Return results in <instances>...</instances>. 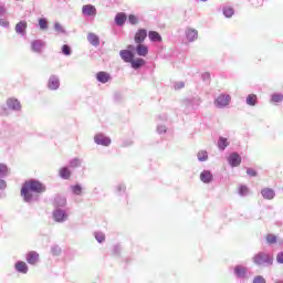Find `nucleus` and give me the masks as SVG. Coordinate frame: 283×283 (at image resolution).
Here are the masks:
<instances>
[{
  "instance_id": "27",
  "label": "nucleus",
  "mask_w": 283,
  "mask_h": 283,
  "mask_svg": "<svg viewBox=\"0 0 283 283\" xmlns=\"http://www.w3.org/2000/svg\"><path fill=\"white\" fill-rule=\"evenodd\" d=\"M245 103L247 105H250V107H255V105H258V95L255 94L248 95Z\"/></svg>"
},
{
  "instance_id": "52",
  "label": "nucleus",
  "mask_w": 283,
  "mask_h": 283,
  "mask_svg": "<svg viewBox=\"0 0 283 283\" xmlns=\"http://www.w3.org/2000/svg\"><path fill=\"white\" fill-rule=\"evenodd\" d=\"M113 253L114 255H120V245H114Z\"/></svg>"
},
{
  "instance_id": "31",
  "label": "nucleus",
  "mask_w": 283,
  "mask_h": 283,
  "mask_svg": "<svg viewBox=\"0 0 283 283\" xmlns=\"http://www.w3.org/2000/svg\"><path fill=\"white\" fill-rule=\"evenodd\" d=\"M8 176H10V168L6 164H0V178H8Z\"/></svg>"
},
{
  "instance_id": "37",
  "label": "nucleus",
  "mask_w": 283,
  "mask_h": 283,
  "mask_svg": "<svg viewBox=\"0 0 283 283\" xmlns=\"http://www.w3.org/2000/svg\"><path fill=\"white\" fill-rule=\"evenodd\" d=\"M95 240L99 243L103 244V242L105 241V233L103 232H95Z\"/></svg>"
},
{
  "instance_id": "23",
  "label": "nucleus",
  "mask_w": 283,
  "mask_h": 283,
  "mask_svg": "<svg viewBox=\"0 0 283 283\" xmlns=\"http://www.w3.org/2000/svg\"><path fill=\"white\" fill-rule=\"evenodd\" d=\"M136 52L138 56H147L149 54V49L145 44H137Z\"/></svg>"
},
{
  "instance_id": "43",
  "label": "nucleus",
  "mask_w": 283,
  "mask_h": 283,
  "mask_svg": "<svg viewBox=\"0 0 283 283\" xmlns=\"http://www.w3.org/2000/svg\"><path fill=\"white\" fill-rule=\"evenodd\" d=\"M39 25L41 30H48V20L45 18L40 19Z\"/></svg>"
},
{
  "instance_id": "51",
  "label": "nucleus",
  "mask_w": 283,
  "mask_h": 283,
  "mask_svg": "<svg viewBox=\"0 0 283 283\" xmlns=\"http://www.w3.org/2000/svg\"><path fill=\"white\" fill-rule=\"evenodd\" d=\"M0 25L2 28H10V22H8L7 20L4 19H0Z\"/></svg>"
},
{
  "instance_id": "54",
  "label": "nucleus",
  "mask_w": 283,
  "mask_h": 283,
  "mask_svg": "<svg viewBox=\"0 0 283 283\" xmlns=\"http://www.w3.org/2000/svg\"><path fill=\"white\" fill-rule=\"evenodd\" d=\"M6 14V7L0 4V17H3Z\"/></svg>"
},
{
  "instance_id": "55",
  "label": "nucleus",
  "mask_w": 283,
  "mask_h": 283,
  "mask_svg": "<svg viewBox=\"0 0 283 283\" xmlns=\"http://www.w3.org/2000/svg\"><path fill=\"white\" fill-rule=\"evenodd\" d=\"M127 49L129 50V52H132V50H134V45L129 44Z\"/></svg>"
},
{
  "instance_id": "30",
  "label": "nucleus",
  "mask_w": 283,
  "mask_h": 283,
  "mask_svg": "<svg viewBox=\"0 0 283 283\" xmlns=\"http://www.w3.org/2000/svg\"><path fill=\"white\" fill-rule=\"evenodd\" d=\"M81 165H83V159L81 158H73L69 161V167H71V169H77Z\"/></svg>"
},
{
  "instance_id": "13",
  "label": "nucleus",
  "mask_w": 283,
  "mask_h": 283,
  "mask_svg": "<svg viewBox=\"0 0 283 283\" xmlns=\"http://www.w3.org/2000/svg\"><path fill=\"white\" fill-rule=\"evenodd\" d=\"M28 30V22L22 20L15 24V33L20 34V36H25Z\"/></svg>"
},
{
  "instance_id": "46",
  "label": "nucleus",
  "mask_w": 283,
  "mask_h": 283,
  "mask_svg": "<svg viewBox=\"0 0 283 283\" xmlns=\"http://www.w3.org/2000/svg\"><path fill=\"white\" fill-rule=\"evenodd\" d=\"M54 30H55L56 32H61L62 34L65 33V29H63V27H62L61 23H59V22H56V23L54 24Z\"/></svg>"
},
{
  "instance_id": "25",
  "label": "nucleus",
  "mask_w": 283,
  "mask_h": 283,
  "mask_svg": "<svg viewBox=\"0 0 283 283\" xmlns=\"http://www.w3.org/2000/svg\"><path fill=\"white\" fill-rule=\"evenodd\" d=\"M130 65L133 67V70H140V67H143V65H145V60H143L142 57H137L133 61H130Z\"/></svg>"
},
{
  "instance_id": "1",
  "label": "nucleus",
  "mask_w": 283,
  "mask_h": 283,
  "mask_svg": "<svg viewBox=\"0 0 283 283\" xmlns=\"http://www.w3.org/2000/svg\"><path fill=\"white\" fill-rule=\"evenodd\" d=\"M45 191V186L41 184L39 180H29L25 181L21 189V196L24 202H36L39 200V193H43Z\"/></svg>"
},
{
  "instance_id": "49",
  "label": "nucleus",
  "mask_w": 283,
  "mask_h": 283,
  "mask_svg": "<svg viewBox=\"0 0 283 283\" xmlns=\"http://www.w3.org/2000/svg\"><path fill=\"white\" fill-rule=\"evenodd\" d=\"M158 134H167V126L159 125L157 126Z\"/></svg>"
},
{
  "instance_id": "19",
  "label": "nucleus",
  "mask_w": 283,
  "mask_h": 283,
  "mask_svg": "<svg viewBox=\"0 0 283 283\" xmlns=\"http://www.w3.org/2000/svg\"><path fill=\"white\" fill-rule=\"evenodd\" d=\"M261 196L264 200H273V198H275V190L271 188H263L261 190Z\"/></svg>"
},
{
  "instance_id": "11",
  "label": "nucleus",
  "mask_w": 283,
  "mask_h": 283,
  "mask_svg": "<svg viewBox=\"0 0 283 283\" xmlns=\"http://www.w3.org/2000/svg\"><path fill=\"white\" fill-rule=\"evenodd\" d=\"M25 260L28 264H31V266H36L39 264V254L36 251H30L25 255Z\"/></svg>"
},
{
  "instance_id": "21",
  "label": "nucleus",
  "mask_w": 283,
  "mask_h": 283,
  "mask_svg": "<svg viewBox=\"0 0 283 283\" xmlns=\"http://www.w3.org/2000/svg\"><path fill=\"white\" fill-rule=\"evenodd\" d=\"M200 180H201V182H205L206 185H209V182L213 181V175L209 170H203L200 174Z\"/></svg>"
},
{
  "instance_id": "47",
  "label": "nucleus",
  "mask_w": 283,
  "mask_h": 283,
  "mask_svg": "<svg viewBox=\"0 0 283 283\" xmlns=\"http://www.w3.org/2000/svg\"><path fill=\"white\" fill-rule=\"evenodd\" d=\"M8 187V182L3 178L0 177V191H6Z\"/></svg>"
},
{
  "instance_id": "48",
  "label": "nucleus",
  "mask_w": 283,
  "mask_h": 283,
  "mask_svg": "<svg viewBox=\"0 0 283 283\" xmlns=\"http://www.w3.org/2000/svg\"><path fill=\"white\" fill-rule=\"evenodd\" d=\"M247 174H248V176H251L252 178H255V176H258V171H255V169H253V168H248Z\"/></svg>"
},
{
  "instance_id": "8",
  "label": "nucleus",
  "mask_w": 283,
  "mask_h": 283,
  "mask_svg": "<svg viewBox=\"0 0 283 283\" xmlns=\"http://www.w3.org/2000/svg\"><path fill=\"white\" fill-rule=\"evenodd\" d=\"M48 87L52 91L59 90V87H61V80H59V76L51 75L48 81Z\"/></svg>"
},
{
  "instance_id": "4",
  "label": "nucleus",
  "mask_w": 283,
  "mask_h": 283,
  "mask_svg": "<svg viewBox=\"0 0 283 283\" xmlns=\"http://www.w3.org/2000/svg\"><path fill=\"white\" fill-rule=\"evenodd\" d=\"M231 103V95L229 94H221L214 99V105L219 109H224Z\"/></svg>"
},
{
  "instance_id": "50",
  "label": "nucleus",
  "mask_w": 283,
  "mask_h": 283,
  "mask_svg": "<svg viewBox=\"0 0 283 283\" xmlns=\"http://www.w3.org/2000/svg\"><path fill=\"white\" fill-rule=\"evenodd\" d=\"M277 264H283V251L276 254Z\"/></svg>"
},
{
  "instance_id": "14",
  "label": "nucleus",
  "mask_w": 283,
  "mask_h": 283,
  "mask_svg": "<svg viewBox=\"0 0 283 283\" xmlns=\"http://www.w3.org/2000/svg\"><path fill=\"white\" fill-rule=\"evenodd\" d=\"M82 13L85 17H96V7L92 4H85L82 8Z\"/></svg>"
},
{
  "instance_id": "33",
  "label": "nucleus",
  "mask_w": 283,
  "mask_h": 283,
  "mask_svg": "<svg viewBox=\"0 0 283 283\" xmlns=\"http://www.w3.org/2000/svg\"><path fill=\"white\" fill-rule=\"evenodd\" d=\"M197 158L199 163H205L207 160H209V154L207 153V150H200L197 154Z\"/></svg>"
},
{
  "instance_id": "32",
  "label": "nucleus",
  "mask_w": 283,
  "mask_h": 283,
  "mask_svg": "<svg viewBox=\"0 0 283 283\" xmlns=\"http://www.w3.org/2000/svg\"><path fill=\"white\" fill-rule=\"evenodd\" d=\"M228 145H229V139H227L224 137H219L218 147H219L220 151H224L227 149Z\"/></svg>"
},
{
  "instance_id": "39",
  "label": "nucleus",
  "mask_w": 283,
  "mask_h": 283,
  "mask_svg": "<svg viewBox=\"0 0 283 283\" xmlns=\"http://www.w3.org/2000/svg\"><path fill=\"white\" fill-rule=\"evenodd\" d=\"M266 242H268V244H276L277 243V237H275V234H268L266 235Z\"/></svg>"
},
{
  "instance_id": "20",
  "label": "nucleus",
  "mask_w": 283,
  "mask_h": 283,
  "mask_svg": "<svg viewBox=\"0 0 283 283\" xmlns=\"http://www.w3.org/2000/svg\"><path fill=\"white\" fill-rule=\"evenodd\" d=\"M14 269L18 273H22L23 275H25L29 271L28 263L23 261L15 262Z\"/></svg>"
},
{
  "instance_id": "24",
  "label": "nucleus",
  "mask_w": 283,
  "mask_h": 283,
  "mask_svg": "<svg viewBox=\"0 0 283 283\" xmlns=\"http://www.w3.org/2000/svg\"><path fill=\"white\" fill-rule=\"evenodd\" d=\"M53 205L56 209H59L61 207H65L67 205V200L65 199V197L56 196L54 198Z\"/></svg>"
},
{
  "instance_id": "10",
  "label": "nucleus",
  "mask_w": 283,
  "mask_h": 283,
  "mask_svg": "<svg viewBox=\"0 0 283 283\" xmlns=\"http://www.w3.org/2000/svg\"><path fill=\"white\" fill-rule=\"evenodd\" d=\"M43 48H45L43 40H34L31 42V50L32 52H35V54H41L43 52Z\"/></svg>"
},
{
  "instance_id": "22",
  "label": "nucleus",
  "mask_w": 283,
  "mask_h": 283,
  "mask_svg": "<svg viewBox=\"0 0 283 283\" xmlns=\"http://www.w3.org/2000/svg\"><path fill=\"white\" fill-rule=\"evenodd\" d=\"M87 41L94 48H98V45H101V39L95 33H88L87 34Z\"/></svg>"
},
{
  "instance_id": "53",
  "label": "nucleus",
  "mask_w": 283,
  "mask_h": 283,
  "mask_svg": "<svg viewBox=\"0 0 283 283\" xmlns=\"http://www.w3.org/2000/svg\"><path fill=\"white\" fill-rule=\"evenodd\" d=\"M185 87V82H176L175 83V90H182Z\"/></svg>"
},
{
  "instance_id": "3",
  "label": "nucleus",
  "mask_w": 283,
  "mask_h": 283,
  "mask_svg": "<svg viewBox=\"0 0 283 283\" xmlns=\"http://www.w3.org/2000/svg\"><path fill=\"white\" fill-rule=\"evenodd\" d=\"M10 109L12 112H21V102L17 98H8L7 99V107L6 106H0V116H9L10 115Z\"/></svg>"
},
{
  "instance_id": "45",
  "label": "nucleus",
  "mask_w": 283,
  "mask_h": 283,
  "mask_svg": "<svg viewBox=\"0 0 283 283\" xmlns=\"http://www.w3.org/2000/svg\"><path fill=\"white\" fill-rule=\"evenodd\" d=\"M252 283H266V279H264V276L262 275H256L254 279H253V282Z\"/></svg>"
},
{
  "instance_id": "35",
  "label": "nucleus",
  "mask_w": 283,
  "mask_h": 283,
  "mask_svg": "<svg viewBox=\"0 0 283 283\" xmlns=\"http://www.w3.org/2000/svg\"><path fill=\"white\" fill-rule=\"evenodd\" d=\"M71 191L74 196H81L83 193V187L81 185L71 186Z\"/></svg>"
},
{
  "instance_id": "36",
  "label": "nucleus",
  "mask_w": 283,
  "mask_h": 283,
  "mask_svg": "<svg viewBox=\"0 0 283 283\" xmlns=\"http://www.w3.org/2000/svg\"><path fill=\"white\" fill-rule=\"evenodd\" d=\"M126 189H127V187L124 184H118L116 186V193H117V196H124Z\"/></svg>"
},
{
  "instance_id": "17",
  "label": "nucleus",
  "mask_w": 283,
  "mask_h": 283,
  "mask_svg": "<svg viewBox=\"0 0 283 283\" xmlns=\"http://www.w3.org/2000/svg\"><path fill=\"white\" fill-rule=\"evenodd\" d=\"M145 39H147V30L139 29L135 34V43L142 44L145 42Z\"/></svg>"
},
{
  "instance_id": "29",
  "label": "nucleus",
  "mask_w": 283,
  "mask_h": 283,
  "mask_svg": "<svg viewBox=\"0 0 283 283\" xmlns=\"http://www.w3.org/2000/svg\"><path fill=\"white\" fill-rule=\"evenodd\" d=\"M222 12L226 19H231V17L235 14V10L232 7H227V6L222 8Z\"/></svg>"
},
{
  "instance_id": "56",
  "label": "nucleus",
  "mask_w": 283,
  "mask_h": 283,
  "mask_svg": "<svg viewBox=\"0 0 283 283\" xmlns=\"http://www.w3.org/2000/svg\"><path fill=\"white\" fill-rule=\"evenodd\" d=\"M202 76H203V78H209L210 75H209V73H205Z\"/></svg>"
},
{
  "instance_id": "42",
  "label": "nucleus",
  "mask_w": 283,
  "mask_h": 283,
  "mask_svg": "<svg viewBox=\"0 0 283 283\" xmlns=\"http://www.w3.org/2000/svg\"><path fill=\"white\" fill-rule=\"evenodd\" d=\"M128 22L130 23V25H137L138 23V17L134 15V14H129L128 15Z\"/></svg>"
},
{
  "instance_id": "58",
  "label": "nucleus",
  "mask_w": 283,
  "mask_h": 283,
  "mask_svg": "<svg viewBox=\"0 0 283 283\" xmlns=\"http://www.w3.org/2000/svg\"><path fill=\"white\" fill-rule=\"evenodd\" d=\"M201 1L207 2V1H209V0H201Z\"/></svg>"
},
{
  "instance_id": "40",
  "label": "nucleus",
  "mask_w": 283,
  "mask_h": 283,
  "mask_svg": "<svg viewBox=\"0 0 283 283\" xmlns=\"http://www.w3.org/2000/svg\"><path fill=\"white\" fill-rule=\"evenodd\" d=\"M272 103H282L283 101V95L282 94H273L271 96Z\"/></svg>"
},
{
  "instance_id": "18",
  "label": "nucleus",
  "mask_w": 283,
  "mask_h": 283,
  "mask_svg": "<svg viewBox=\"0 0 283 283\" xmlns=\"http://www.w3.org/2000/svg\"><path fill=\"white\" fill-rule=\"evenodd\" d=\"M59 176L62 178V180H70V178H72V170H70V167L67 166L62 167L59 170Z\"/></svg>"
},
{
  "instance_id": "15",
  "label": "nucleus",
  "mask_w": 283,
  "mask_h": 283,
  "mask_svg": "<svg viewBox=\"0 0 283 283\" xmlns=\"http://www.w3.org/2000/svg\"><path fill=\"white\" fill-rule=\"evenodd\" d=\"M119 56L124 63H132L134 59V53L129 50H122L119 51Z\"/></svg>"
},
{
  "instance_id": "16",
  "label": "nucleus",
  "mask_w": 283,
  "mask_h": 283,
  "mask_svg": "<svg viewBox=\"0 0 283 283\" xmlns=\"http://www.w3.org/2000/svg\"><path fill=\"white\" fill-rule=\"evenodd\" d=\"M248 269L242 265H235L234 266V275L239 280H244L247 277Z\"/></svg>"
},
{
  "instance_id": "44",
  "label": "nucleus",
  "mask_w": 283,
  "mask_h": 283,
  "mask_svg": "<svg viewBox=\"0 0 283 283\" xmlns=\"http://www.w3.org/2000/svg\"><path fill=\"white\" fill-rule=\"evenodd\" d=\"M239 195H240V196H249V187H247V186H240V188H239Z\"/></svg>"
},
{
  "instance_id": "9",
  "label": "nucleus",
  "mask_w": 283,
  "mask_h": 283,
  "mask_svg": "<svg viewBox=\"0 0 283 283\" xmlns=\"http://www.w3.org/2000/svg\"><path fill=\"white\" fill-rule=\"evenodd\" d=\"M228 163L231 167H240L242 163V157H240V154L238 153H232L228 158Z\"/></svg>"
},
{
  "instance_id": "7",
  "label": "nucleus",
  "mask_w": 283,
  "mask_h": 283,
  "mask_svg": "<svg viewBox=\"0 0 283 283\" xmlns=\"http://www.w3.org/2000/svg\"><path fill=\"white\" fill-rule=\"evenodd\" d=\"M185 34L188 43H193L195 41H198V30L188 27L185 30Z\"/></svg>"
},
{
  "instance_id": "5",
  "label": "nucleus",
  "mask_w": 283,
  "mask_h": 283,
  "mask_svg": "<svg viewBox=\"0 0 283 283\" xmlns=\"http://www.w3.org/2000/svg\"><path fill=\"white\" fill-rule=\"evenodd\" d=\"M95 145H101L102 147H109L112 145V138L107 137V135L103 133H97L94 136Z\"/></svg>"
},
{
  "instance_id": "57",
  "label": "nucleus",
  "mask_w": 283,
  "mask_h": 283,
  "mask_svg": "<svg viewBox=\"0 0 283 283\" xmlns=\"http://www.w3.org/2000/svg\"><path fill=\"white\" fill-rule=\"evenodd\" d=\"M274 283H283V280H275Z\"/></svg>"
},
{
  "instance_id": "38",
  "label": "nucleus",
  "mask_w": 283,
  "mask_h": 283,
  "mask_svg": "<svg viewBox=\"0 0 283 283\" xmlns=\"http://www.w3.org/2000/svg\"><path fill=\"white\" fill-rule=\"evenodd\" d=\"M62 54H64V56H71L72 55V48H70V45L64 44L62 46Z\"/></svg>"
},
{
  "instance_id": "28",
  "label": "nucleus",
  "mask_w": 283,
  "mask_h": 283,
  "mask_svg": "<svg viewBox=\"0 0 283 283\" xmlns=\"http://www.w3.org/2000/svg\"><path fill=\"white\" fill-rule=\"evenodd\" d=\"M125 21H127V15L125 13H117L115 15L116 25H125Z\"/></svg>"
},
{
  "instance_id": "34",
  "label": "nucleus",
  "mask_w": 283,
  "mask_h": 283,
  "mask_svg": "<svg viewBox=\"0 0 283 283\" xmlns=\"http://www.w3.org/2000/svg\"><path fill=\"white\" fill-rule=\"evenodd\" d=\"M199 106L200 99H192L187 102V107H189L190 109H198Z\"/></svg>"
},
{
  "instance_id": "41",
  "label": "nucleus",
  "mask_w": 283,
  "mask_h": 283,
  "mask_svg": "<svg viewBox=\"0 0 283 283\" xmlns=\"http://www.w3.org/2000/svg\"><path fill=\"white\" fill-rule=\"evenodd\" d=\"M51 253H52V255H55V256L61 255V247H59V245H53V247L51 248Z\"/></svg>"
},
{
  "instance_id": "6",
  "label": "nucleus",
  "mask_w": 283,
  "mask_h": 283,
  "mask_svg": "<svg viewBox=\"0 0 283 283\" xmlns=\"http://www.w3.org/2000/svg\"><path fill=\"white\" fill-rule=\"evenodd\" d=\"M70 218V214H67V211L61 209V208H55L53 211V220L55 222H67V219Z\"/></svg>"
},
{
  "instance_id": "2",
  "label": "nucleus",
  "mask_w": 283,
  "mask_h": 283,
  "mask_svg": "<svg viewBox=\"0 0 283 283\" xmlns=\"http://www.w3.org/2000/svg\"><path fill=\"white\" fill-rule=\"evenodd\" d=\"M252 262L255 264V266L266 269L269 266H273L274 259L269 252H258L253 255Z\"/></svg>"
},
{
  "instance_id": "12",
  "label": "nucleus",
  "mask_w": 283,
  "mask_h": 283,
  "mask_svg": "<svg viewBox=\"0 0 283 283\" xmlns=\"http://www.w3.org/2000/svg\"><path fill=\"white\" fill-rule=\"evenodd\" d=\"M96 81L105 85L112 81V75L105 71H99L96 73Z\"/></svg>"
},
{
  "instance_id": "26",
  "label": "nucleus",
  "mask_w": 283,
  "mask_h": 283,
  "mask_svg": "<svg viewBox=\"0 0 283 283\" xmlns=\"http://www.w3.org/2000/svg\"><path fill=\"white\" fill-rule=\"evenodd\" d=\"M148 39L155 43L156 42L160 43V41H163V36L160 35V33L156 31H149Z\"/></svg>"
}]
</instances>
